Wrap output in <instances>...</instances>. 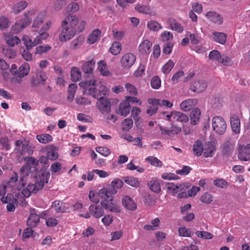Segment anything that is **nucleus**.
Wrapping results in <instances>:
<instances>
[{"label": "nucleus", "mask_w": 250, "mask_h": 250, "mask_svg": "<svg viewBox=\"0 0 250 250\" xmlns=\"http://www.w3.org/2000/svg\"><path fill=\"white\" fill-rule=\"evenodd\" d=\"M166 187L169 192L172 194H175L178 191L183 190L185 186L183 185H175L172 183H168L166 184Z\"/></svg>", "instance_id": "5701e85b"}, {"label": "nucleus", "mask_w": 250, "mask_h": 250, "mask_svg": "<svg viewBox=\"0 0 250 250\" xmlns=\"http://www.w3.org/2000/svg\"><path fill=\"white\" fill-rule=\"evenodd\" d=\"M123 206L127 209L135 210L137 208V205L134 200L128 196H125L122 199Z\"/></svg>", "instance_id": "dca6fc26"}, {"label": "nucleus", "mask_w": 250, "mask_h": 250, "mask_svg": "<svg viewBox=\"0 0 250 250\" xmlns=\"http://www.w3.org/2000/svg\"><path fill=\"white\" fill-rule=\"evenodd\" d=\"M45 17V13L44 12L40 13L33 21L32 27L34 28H38L42 24L43 21Z\"/></svg>", "instance_id": "72a5a7b5"}, {"label": "nucleus", "mask_w": 250, "mask_h": 250, "mask_svg": "<svg viewBox=\"0 0 250 250\" xmlns=\"http://www.w3.org/2000/svg\"><path fill=\"white\" fill-rule=\"evenodd\" d=\"M213 41L221 44H225L226 42L227 35L223 32H213L212 33Z\"/></svg>", "instance_id": "a211bd4d"}, {"label": "nucleus", "mask_w": 250, "mask_h": 250, "mask_svg": "<svg viewBox=\"0 0 250 250\" xmlns=\"http://www.w3.org/2000/svg\"><path fill=\"white\" fill-rule=\"evenodd\" d=\"M174 119L180 122L186 123L188 121V117L185 114L180 111H172Z\"/></svg>", "instance_id": "2f4dec72"}, {"label": "nucleus", "mask_w": 250, "mask_h": 250, "mask_svg": "<svg viewBox=\"0 0 250 250\" xmlns=\"http://www.w3.org/2000/svg\"><path fill=\"white\" fill-rule=\"evenodd\" d=\"M101 31L99 29L93 31L88 36L87 42L89 44H93L100 39Z\"/></svg>", "instance_id": "393cba45"}, {"label": "nucleus", "mask_w": 250, "mask_h": 250, "mask_svg": "<svg viewBox=\"0 0 250 250\" xmlns=\"http://www.w3.org/2000/svg\"><path fill=\"white\" fill-rule=\"evenodd\" d=\"M26 26L24 24H22V22L19 21L12 26V30L15 33H18L20 32Z\"/></svg>", "instance_id": "052dcab7"}, {"label": "nucleus", "mask_w": 250, "mask_h": 250, "mask_svg": "<svg viewBox=\"0 0 250 250\" xmlns=\"http://www.w3.org/2000/svg\"><path fill=\"white\" fill-rule=\"evenodd\" d=\"M152 43L148 40H144L139 45L138 49L140 53L143 55H147L150 52Z\"/></svg>", "instance_id": "f3484780"}, {"label": "nucleus", "mask_w": 250, "mask_h": 250, "mask_svg": "<svg viewBox=\"0 0 250 250\" xmlns=\"http://www.w3.org/2000/svg\"><path fill=\"white\" fill-rule=\"evenodd\" d=\"M75 102L79 105H86L91 104V101L87 98L83 97H77Z\"/></svg>", "instance_id": "5fc2aeb1"}, {"label": "nucleus", "mask_w": 250, "mask_h": 250, "mask_svg": "<svg viewBox=\"0 0 250 250\" xmlns=\"http://www.w3.org/2000/svg\"><path fill=\"white\" fill-rule=\"evenodd\" d=\"M131 105L125 101L122 102L116 110V113L120 115L126 116L130 111Z\"/></svg>", "instance_id": "ddd939ff"}, {"label": "nucleus", "mask_w": 250, "mask_h": 250, "mask_svg": "<svg viewBox=\"0 0 250 250\" xmlns=\"http://www.w3.org/2000/svg\"><path fill=\"white\" fill-rule=\"evenodd\" d=\"M207 18L214 23L220 25L223 22V18L218 13L214 11H209L206 15Z\"/></svg>", "instance_id": "f8f14e48"}, {"label": "nucleus", "mask_w": 250, "mask_h": 250, "mask_svg": "<svg viewBox=\"0 0 250 250\" xmlns=\"http://www.w3.org/2000/svg\"><path fill=\"white\" fill-rule=\"evenodd\" d=\"M50 173L46 168H43L35 173V184H29L26 188L23 189L21 193L25 197H29L31 194L36 193L42 189L45 183H48Z\"/></svg>", "instance_id": "f03ea898"}, {"label": "nucleus", "mask_w": 250, "mask_h": 250, "mask_svg": "<svg viewBox=\"0 0 250 250\" xmlns=\"http://www.w3.org/2000/svg\"><path fill=\"white\" fill-rule=\"evenodd\" d=\"M155 100V99H149L148 100V103L151 104L149 107L146 110V113L149 116H152L153 114H155L158 109V104H155L152 101Z\"/></svg>", "instance_id": "f704fd0d"}, {"label": "nucleus", "mask_w": 250, "mask_h": 250, "mask_svg": "<svg viewBox=\"0 0 250 250\" xmlns=\"http://www.w3.org/2000/svg\"><path fill=\"white\" fill-rule=\"evenodd\" d=\"M147 26L150 30L154 31H158L159 29L162 28L161 24L155 21H148L147 24Z\"/></svg>", "instance_id": "09e8293b"}, {"label": "nucleus", "mask_w": 250, "mask_h": 250, "mask_svg": "<svg viewBox=\"0 0 250 250\" xmlns=\"http://www.w3.org/2000/svg\"><path fill=\"white\" fill-rule=\"evenodd\" d=\"M201 111L198 108H194L190 115V123L193 125H197L200 121Z\"/></svg>", "instance_id": "4be33fe9"}, {"label": "nucleus", "mask_w": 250, "mask_h": 250, "mask_svg": "<svg viewBox=\"0 0 250 250\" xmlns=\"http://www.w3.org/2000/svg\"><path fill=\"white\" fill-rule=\"evenodd\" d=\"M213 183L215 187L221 188H226L229 185L228 182L223 179H216Z\"/></svg>", "instance_id": "de8ad7c7"}, {"label": "nucleus", "mask_w": 250, "mask_h": 250, "mask_svg": "<svg viewBox=\"0 0 250 250\" xmlns=\"http://www.w3.org/2000/svg\"><path fill=\"white\" fill-rule=\"evenodd\" d=\"M2 54L9 59H13L16 56V52L13 49L8 47H3L2 50Z\"/></svg>", "instance_id": "a19ab883"}, {"label": "nucleus", "mask_w": 250, "mask_h": 250, "mask_svg": "<svg viewBox=\"0 0 250 250\" xmlns=\"http://www.w3.org/2000/svg\"><path fill=\"white\" fill-rule=\"evenodd\" d=\"M238 158L242 161H247L250 160V153L248 148H245L244 150L240 152L238 154Z\"/></svg>", "instance_id": "603ef678"}, {"label": "nucleus", "mask_w": 250, "mask_h": 250, "mask_svg": "<svg viewBox=\"0 0 250 250\" xmlns=\"http://www.w3.org/2000/svg\"><path fill=\"white\" fill-rule=\"evenodd\" d=\"M70 74L71 79L74 82L79 81L81 78V72L76 67H73L71 69Z\"/></svg>", "instance_id": "ea45409f"}, {"label": "nucleus", "mask_w": 250, "mask_h": 250, "mask_svg": "<svg viewBox=\"0 0 250 250\" xmlns=\"http://www.w3.org/2000/svg\"><path fill=\"white\" fill-rule=\"evenodd\" d=\"M95 64V62L93 60L86 62L83 63L82 65V70L85 73L91 74L93 71L94 66ZM90 76H93V75H90ZM89 77L87 78L88 79Z\"/></svg>", "instance_id": "aec40b11"}, {"label": "nucleus", "mask_w": 250, "mask_h": 250, "mask_svg": "<svg viewBox=\"0 0 250 250\" xmlns=\"http://www.w3.org/2000/svg\"><path fill=\"white\" fill-rule=\"evenodd\" d=\"M170 28L178 33H182L184 30L181 24L175 20H172L170 22Z\"/></svg>", "instance_id": "c03bdc74"}, {"label": "nucleus", "mask_w": 250, "mask_h": 250, "mask_svg": "<svg viewBox=\"0 0 250 250\" xmlns=\"http://www.w3.org/2000/svg\"><path fill=\"white\" fill-rule=\"evenodd\" d=\"M84 38L83 36H79L70 42V48L73 50H75L80 47L84 42Z\"/></svg>", "instance_id": "7c9ffc66"}, {"label": "nucleus", "mask_w": 250, "mask_h": 250, "mask_svg": "<svg viewBox=\"0 0 250 250\" xmlns=\"http://www.w3.org/2000/svg\"><path fill=\"white\" fill-rule=\"evenodd\" d=\"M136 59V56L133 54L126 53L121 59V65L124 68H129L134 64Z\"/></svg>", "instance_id": "0eeeda50"}, {"label": "nucleus", "mask_w": 250, "mask_h": 250, "mask_svg": "<svg viewBox=\"0 0 250 250\" xmlns=\"http://www.w3.org/2000/svg\"><path fill=\"white\" fill-rule=\"evenodd\" d=\"M78 23V19L75 16L69 14L66 17L61 24L62 30L59 36V40L61 42H66L72 38L77 31L82 32L84 28L85 22L81 21L76 28V26Z\"/></svg>", "instance_id": "f257e3e1"}, {"label": "nucleus", "mask_w": 250, "mask_h": 250, "mask_svg": "<svg viewBox=\"0 0 250 250\" xmlns=\"http://www.w3.org/2000/svg\"><path fill=\"white\" fill-rule=\"evenodd\" d=\"M121 44L119 42H115L110 48V52L114 55H117L121 51Z\"/></svg>", "instance_id": "37998d69"}, {"label": "nucleus", "mask_w": 250, "mask_h": 250, "mask_svg": "<svg viewBox=\"0 0 250 250\" xmlns=\"http://www.w3.org/2000/svg\"><path fill=\"white\" fill-rule=\"evenodd\" d=\"M77 85L75 83L70 84L67 89L68 95L67 100L71 103L74 100V96L77 89Z\"/></svg>", "instance_id": "bb28decb"}, {"label": "nucleus", "mask_w": 250, "mask_h": 250, "mask_svg": "<svg viewBox=\"0 0 250 250\" xmlns=\"http://www.w3.org/2000/svg\"><path fill=\"white\" fill-rule=\"evenodd\" d=\"M33 153V147L28 143L25 142L22 146V149L21 151V154L22 155L27 154L28 155H31Z\"/></svg>", "instance_id": "c9c22d12"}, {"label": "nucleus", "mask_w": 250, "mask_h": 250, "mask_svg": "<svg viewBox=\"0 0 250 250\" xmlns=\"http://www.w3.org/2000/svg\"><path fill=\"white\" fill-rule=\"evenodd\" d=\"M213 198V196L212 194L206 192L201 196L200 201L205 204H209L212 202Z\"/></svg>", "instance_id": "864d4df0"}, {"label": "nucleus", "mask_w": 250, "mask_h": 250, "mask_svg": "<svg viewBox=\"0 0 250 250\" xmlns=\"http://www.w3.org/2000/svg\"><path fill=\"white\" fill-rule=\"evenodd\" d=\"M115 191L112 188L106 186L105 188L99 190L98 196L102 199L100 202V205L104 209L108 210L111 212H117L118 208L117 207L113 204V195L115 194Z\"/></svg>", "instance_id": "39448f33"}, {"label": "nucleus", "mask_w": 250, "mask_h": 250, "mask_svg": "<svg viewBox=\"0 0 250 250\" xmlns=\"http://www.w3.org/2000/svg\"><path fill=\"white\" fill-rule=\"evenodd\" d=\"M30 70V66L28 63H24L18 69L17 75L19 77H23L27 75Z\"/></svg>", "instance_id": "c85d7f7f"}, {"label": "nucleus", "mask_w": 250, "mask_h": 250, "mask_svg": "<svg viewBox=\"0 0 250 250\" xmlns=\"http://www.w3.org/2000/svg\"><path fill=\"white\" fill-rule=\"evenodd\" d=\"M160 79L158 76L153 77L151 80V85L154 89H158L161 86Z\"/></svg>", "instance_id": "774afa93"}, {"label": "nucleus", "mask_w": 250, "mask_h": 250, "mask_svg": "<svg viewBox=\"0 0 250 250\" xmlns=\"http://www.w3.org/2000/svg\"><path fill=\"white\" fill-rule=\"evenodd\" d=\"M173 45L174 44L171 42H165L163 49V53L165 54H169L171 52Z\"/></svg>", "instance_id": "69168bd1"}, {"label": "nucleus", "mask_w": 250, "mask_h": 250, "mask_svg": "<svg viewBox=\"0 0 250 250\" xmlns=\"http://www.w3.org/2000/svg\"><path fill=\"white\" fill-rule=\"evenodd\" d=\"M161 38L165 42H171L173 40V35L169 31H165L162 33Z\"/></svg>", "instance_id": "680f3d73"}, {"label": "nucleus", "mask_w": 250, "mask_h": 250, "mask_svg": "<svg viewBox=\"0 0 250 250\" xmlns=\"http://www.w3.org/2000/svg\"><path fill=\"white\" fill-rule=\"evenodd\" d=\"M146 160L153 166L160 167L162 166V162L156 157L149 156L146 159Z\"/></svg>", "instance_id": "49530a36"}, {"label": "nucleus", "mask_w": 250, "mask_h": 250, "mask_svg": "<svg viewBox=\"0 0 250 250\" xmlns=\"http://www.w3.org/2000/svg\"><path fill=\"white\" fill-rule=\"evenodd\" d=\"M152 102H153V103H154V104H158V105L160 106H165L167 107H171L173 105L172 103L166 100H162L155 99V100H153V101H152Z\"/></svg>", "instance_id": "4d7b16f0"}, {"label": "nucleus", "mask_w": 250, "mask_h": 250, "mask_svg": "<svg viewBox=\"0 0 250 250\" xmlns=\"http://www.w3.org/2000/svg\"><path fill=\"white\" fill-rule=\"evenodd\" d=\"M64 203L59 200H56L54 201L51 205V207L54 208L56 212L64 213L67 211L68 208L64 206Z\"/></svg>", "instance_id": "6ab92c4d"}, {"label": "nucleus", "mask_w": 250, "mask_h": 250, "mask_svg": "<svg viewBox=\"0 0 250 250\" xmlns=\"http://www.w3.org/2000/svg\"><path fill=\"white\" fill-rule=\"evenodd\" d=\"M51 49V47L48 45H39L36 48L35 53L42 54L46 53Z\"/></svg>", "instance_id": "bf43d9fd"}, {"label": "nucleus", "mask_w": 250, "mask_h": 250, "mask_svg": "<svg viewBox=\"0 0 250 250\" xmlns=\"http://www.w3.org/2000/svg\"><path fill=\"white\" fill-rule=\"evenodd\" d=\"M36 77L41 82V84L44 85L47 79V76L45 72L38 70L36 73Z\"/></svg>", "instance_id": "e2e57ef3"}, {"label": "nucleus", "mask_w": 250, "mask_h": 250, "mask_svg": "<svg viewBox=\"0 0 250 250\" xmlns=\"http://www.w3.org/2000/svg\"><path fill=\"white\" fill-rule=\"evenodd\" d=\"M38 141L42 144H47L52 140V137L48 134L38 135L36 136Z\"/></svg>", "instance_id": "4c0bfd02"}, {"label": "nucleus", "mask_w": 250, "mask_h": 250, "mask_svg": "<svg viewBox=\"0 0 250 250\" xmlns=\"http://www.w3.org/2000/svg\"><path fill=\"white\" fill-rule=\"evenodd\" d=\"M133 121L131 119H125L122 122L121 125V128L123 131H128L132 126Z\"/></svg>", "instance_id": "58836bf2"}, {"label": "nucleus", "mask_w": 250, "mask_h": 250, "mask_svg": "<svg viewBox=\"0 0 250 250\" xmlns=\"http://www.w3.org/2000/svg\"><path fill=\"white\" fill-rule=\"evenodd\" d=\"M98 69L99 70L101 75L104 76H109L111 75V73L108 70L107 64L103 61H101L98 62Z\"/></svg>", "instance_id": "cd10ccee"}, {"label": "nucleus", "mask_w": 250, "mask_h": 250, "mask_svg": "<svg viewBox=\"0 0 250 250\" xmlns=\"http://www.w3.org/2000/svg\"><path fill=\"white\" fill-rule=\"evenodd\" d=\"M147 185L150 189L155 193H159L161 190L160 184L157 180H151L147 183Z\"/></svg>", "instance_id": "c756f323"}, {"label": "nucleus", "mask_w": 250, "mask_h": 250, "mask_svg": "<svg viewBox=\"0 0 250 250\" xmlns=\"http://www.w3.org/2000/svg\"><path fill=\"white\" fill-rule=\"evenodd\" d=\"M97 79L94 76H90L84 81L79 83V86L84 89L83 93L92 96L96 99L104 98L107 93V88L104 85L101 84L98 88H96Z\"/></svg>", "instance_id": "7ed1b4c3"}, {"label": "nucleus", "mask_w": 250, "mask_h": 250, "mask_svg": "<svg viewBox=\"0 0 250 250\" xmlns=\"http://www.w3.org/2000/svg\"><path fill=\"white\" fill-rule=\"evenodd\" d=\"M174 65V62L170 60L163 66L162 71L164 74H168L172 70Z\"/></svg>", "instance_id": "6e6d98bb"}, {"label": "nucleus", "mask_w": 250, "mask_h": 250, "mask_svg": "<svg viewBox=\"0 0 250 250\" xmlns=\"http://www.w3.org/2000/svg\"><path fill=\"white\" fill-rule=\"evenodd\" d=\"M208 57L210 60H216L219 62L221 58V55L218 51L214 50L210 52Z\"/></svg>", "instance_id": "0e129e2a"}, {"label": "nucleus", "mask_w": 250, "mask_h": 250, "mask_svg": "<svg viewBox=\"0 0 250 250\" xmlns=\"http://www.w3.org/2000/svg\"><path fill=\"white\" fill-rule=\"evenodd\" d=\"M212 127L213 130L219 135L224 134L227 130V123L223 118L216 116L212 119Z\"/></svg>", "instance_id": "423d86ee"}, {"label": "nucleus", "mask_w": 250, "mask_h": 250, "mask_svg": "<svg viewBox=\"0 0 250 250\" xmlns=\"http://www.w3.org/2000/svg\"><path fill=\"white\" fill-rule=\"evenodd\" d=\"M123 186V182L120 179H115L111 183L110 185H108L110 188H112V189L115 191V194L117 192V189L120 188Z\"/></svg>", "instance_id": "3c124183"}, {"label": "nucleus", "mask_w": 250, "mask_h": 250, "mask_svg": "<svg viewBox=\"0 0 250 250\" xmlns=\"http://www.w3.org/2000/svg\"><path fill=\"white\" fill-rule=\"evenodd\" d=\"M31 172V168L29 166L22 167L19 171L13 172L7 183L11 187L16 186L18 190L21 189L27 184L29 174Z\"/></svg>", "instance_id": "20e7f679"}, {"label": "nucleus", "mask_w": 250, "mask_h": 250, "mask_svg": "<svg viewBox=\"0 0 250 250\" xmlns=\"http://www.w3.org/2000/svg\"><path fill=\"white\" fill-rule=\"evenodd\" d=\"M207 83L203 80L194 81L190 86V90L194 92L199 93L204 92L207 87Z\"/></svg>", "instance_id": "9d476101"}, {"label": "nucleus", "mask_w": 250, "mask_h": 250, "mask_svg": "<svg viewBox=\"0 0 250 250\" xmlns=\"http://www.w3.org/2000/svg\"><path fill=\"white\" fill-rule=\"evenodd\" d=\"M178 232L180 235L184 237H190L193 235L191 229L186 227L180 228L178 229Z\"/></svg>", "instance_id": "13d9d810"}, {"label": "nucleus", "mask_w": 250, "mask_h": 250, "mask_svg": "<svg viewBox=\"0 0 250 250\" xmlns=\"http://www.w3.org/2000/svg\"><path fill=\"white\" fill-rule=\"evenodd\" d=\"M215 148L211 143L208 142L203 146V156L205 157H212Z\"/></svg>", "instance_id": "b1692460"}, {"label": "nucleus", "mask_w": 250, "mask_h": 250, "mask_svg": "<svg viewBox=\"0 0 250 250\" xmlns=\"http://www.w3.org/2000/svg\"><path fill=\"white\" fill-rule=\"evenodd\" d=\"M232 150L231 144L230 142H226L222 146V152L223 155L229 156Z\"/></svg>", "instance_id": "8fccbe9b"}, {"label": "nucleus", "mask_w": 250, "mask_h": 250, "mask_svg": "<svg viewBox=\"0 0 250 250\" xmlns=\"http://www.w3.org/2000/svg\"><path fill=\"white\" fill-rule=\"evenodd\" d=\"M48 36V34L45 32L41 33L35 39V43L36 44V45L42 43V40L46 39Z\"/></svg>", "instance_id": "338daca9"}, {"label": "nucleus", "mask_w": 250, "mask_h": 250, "mask_svg": "<svg viewBox=\"0 0 250 250\" xmlns=\"http://www.w3.org/2000/svg\"><path fill=\"white\" fill-rule=\"evenodd\" d=\"M231 127L233 132L237 134L240 132V121L239 117L233 115L230 118Z\"/></svg>", "instance_id": "2eb2a0df"}, {"label": "nucleus", "mask_w": 250, "mask_h": 250, "mask_svg": "<svg viewBox=\"0 0 250 250\" xmlns=\"http://www.w3.org/2000/svg\"><path fill=\"white\" fill-rule=\"evenodd\" d=\"M36 13L34 10H32L24 13V17L21 19L20 21L24 24L26 27L28 26L31 22L32 20V16Z\"/></svg>", "instance_id": "412c9836"}, {"label": "nucleus", "mask_w": 250, "mask_h": 250, "mask_svg": "<svg viewBox=\"0 0 250 250\" xmlns=\"http://www.w3.org/2000/svg\"><path fill=\"white\" fill-rule=\"evenodd\" d=\"M22 40L24 45L26 47V49L27 50H30L34 46L37 45L35 43V41H34V42H32L31 39L28 36L23 37Z\"/></svg>", "instance_id": "79ce46f5"}, {"label": "nucleus", "mask_w": 250, "mask_h": 250, "mask_svg": "<svg viewBox=\"0 0 250 250\" xmlns=\"http://www.w3.org/2000/svg\"><path fill=\"white\" fill-rule=\"evenodd\" d=\"M97 106L102 114H106L110 112L111 104L106 98L99 99Z\"/></svg>", "instance_id": "1a4fd4ad"}, {"label": "nucleus", "mask_w": 250, "mask_h": 250, "mask_svg": "<svg viewBox=\"0 0 250 250\" xmlns=\"http://www.w3.org/2000/svg\"><path fill=\"white\" fill-rule=\"evenodd\" d=\"M197 104V100L195 99H189L183 101L180 104V107L182 110L188 111L194 107Z\"/></svg>", "instance_id": "4468645a"}, {"label": "nucleus", "mask_w": 250, "mask_h": 250, "mask_svg": "<svg viewBox=\"0 0 250 250\" xmlns=\"http://www.w3.org/2000/svg\"><path fill=\"white\" fill-rule=\"evenodd\" d=\"M30 212L27 220V225L31 228L35 227L40 222V216H39L36 210L34 208L32 209Z\"/></svg>", "instance_id": "6e6552de"}, {"label": "nucleus", "mask_w": 250, "mask_h": 250, "mask_svg": "<svg viewBox=\"0 0 250 250\" xmlns=\"http://www.w3.org/2000/svg\"><path fill=\"white\" fill-rule=\"evenodd\" d=\"M27 5L28 3L26 1H20L13 6L12 12L15 14H18L24 10Z\"/></svg>", "instance_id": "a878e982"}, {"label": "nucleus", "mask_w": 250, "mask_h": 250, "mask_svg": "<svg viewBox=\"0 0 250 250\" xmlns=\"http://www.w3.org/2000/svg\"><path fill=\"white\" fill-rule=\"evenodd\" d=\"M203 146L201 142L197 141L193 146V151L195 155L197 156H200L203 152Z\"/></svg>", "instance_id": "e433bc0d"}, {"label": "nucleus", "mask_w": 250, "mask_h": 250, "mask_svg": "<svg viewBox=\"0 0 250 250\" xmlns=\"http://www.w3.org/2000/svg\"><path fill=\"white\" fill-rule=\"evenodd\" d=\"M124 181L127 184L133 187H138L140 184L138 179L133 177H125Z\"/></svg>", "instance_id": "a18cd8bd"}, {"label": "nucleus", "mask_w": 250, "mask_h": 250, "mask_svg": "<svg viewBox=\"0 0 250 250\" xmlns=\"http://www.w3.org/2000/svg\"><path fill=\"white\" fill-rule=\"evenodd\" d=\"M6 43L11 46L19 44L21 42V40L16 36L9 35L5 37Z\"/></svg>", "instance_id": "473e14b6"}, {"label": "nucleus", "mask_w": 250, "mask_h": 250, "mask_svg": "<svg viewBox=\"0 0 250 250\" xmlns=\"http://www.w3.org/2000/svg\"><path fill=\"white\" fill-rule=\"evenodd\" d=\"M104 208L102 206L98 205H91L89 207V211L91 215L96 218H99L104 214Z\"/></svg>", "instance_id": "9b49d317"}]
</instances>
